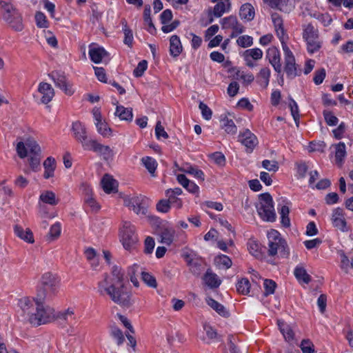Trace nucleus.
I'll use <instances>...</instances> for the list:
<instances>
[{
	"label": "nucleus",
	"mask_w": 353,
	"mask_h": 353,
	"mask_svg": "<svg viewBox=\"0 0 353 353\" xmlns=\"http://www.w3.org/2000/svg\"><path fill=\"white\" fill-rule=\"evenodd\" d=\"M37 26L39 28H47L48 23L45 14L41 12H37L35 14Z\"/></svg>",
	"instance_id": "62"
},
{
	"label": "nucleus",
	"mask_w": 353,
	"mask_h": 353,
	"mask_svg": "<svg viewBox=\"0 0 353 353\" xmlns=\"http://www.w3.org/2000/svg\"><path fill=\"white\" fill-rule=\"evenodd\" d=\"M72 130L73 132L74 139L81 143L84 150L88 148L90 142L93 139H89L87 136V130L85 125L80 121L72 123Z\"/></svg>",
	"instance_id": "10"
},
{
	"label": "nucleus",
	"mask_w": 353,
	"mask_h": 353,
	"mask_svg": "<svg viewBox=\"0 0 353 353\" xmlns=\"http://www.w3.org/2000/svg\"><path fill=\"white\" fill-rule=\"evenodd\" d=\"M278 325L285 340L291 341L294 339L293 330L288 325L279 321Z\"/></svg>",
	"instance_id": "37"
},
{
	"label": "nucleus",
	"mask_w": 353,
	"mask_h": 353,
	"mask_svg": "<svg viewBox=\"0 0 353 353\" xmlns=\"http://www.w3.org/2000/svg\"><path fill=\"white\" fill-rule=\"evenodd\" d=\"M215 262L218 265L225 269L230 268L232 264L230 258L224 254H221L216 257Z\"/></svg>",
	"instance_id": "45"
},
{
	"label": "nucleus",
	"mask_w": 353,
	"mask_h": 353,
	"mask_svg": "<svg viewBox=\"0 0 353 353\" xmlns=\"http://www.w3.org/2000/svg\"><path fill=\"white\" fill-rule=\"evenodd\" d=\"M0 16L15 31L23 29L21 13L10 2L0 0Z\"/></svg>",
	"instance_id": "4"
},
{
	"label": "nucleus",
	"mask_w": 353,
	"mask_h": 353,
	"mask_svg": "<svg viewBox=\"0 0 353 353\" xmlns=\"http://www.w3.org/2000/svg\"><path fill=\"white\" fill-rule=\"evenodd\" d=\"M123 30L124 33L123 42L125 45L131 47L133 41V34L132 31L128 28L125 21H122Z\"/></svg>",
	"instance_id": "44"
},
{
	"label": "nucleus",
	"mask_w": 353,
	"mask_h": 353,
	"mask_svg": "<svg viewBox=\"0 0 353 353\" xmlns=\"http://www.w3.org/2000/svg\"><path fill=\"white\" fill-rule=\"evenodd\" d=\"M326 76V72L324 68H321L315 71L313 81L316 85H320L323 83Z\"/></svg>",
	"instance_id": "58"
},
{
	"label": "nucleus",
	"mask_w": 353,
	"mask_h": 353,
	"mask_svg": "<svg viewBox=\"0 0 353 353\" xmlns=\"http://www.w3.org/2000/svg\"><path fill=\"white\" fill-rule=\"evenodd\" d=\"M222 128L230 134H235L237 132V128L232 119L225 117L221 120Z\"/></svg>",
	"instance_id": "35"
},
{
	"label": "nucleus",
	"mask_w": 353,
	"mask_h": 353,
	"mask_svg": "<svg viewBox=\"0 0 353 353\" xmlns=\"http://www.w3.org/2000/svg\"><path fill=\"white\" fill-rule=\"evenodd\" d=\"M115 114L119 117L121 120L131 121L133 118L132 109L125 108L123 105H117Z\"/></svg>",
	"instance_id": "25"
},
{
	"label": "nucleus",
	"mask_w": 353,
	"mask_h": 353,
	"mask_svg": "<svg viewBox=\"0 0 353 353\" xmlns=\"http://www.w3.org/2000/svg\"><path fill=\"white\" fill-rule=\"evenodd\" d=\"M247 245L248 250H249L250 253L252 255L254 256L256 258L261 256V253L259 250L260 244L256 241L250 239L248 240Z\"/></svg>",
	"instance_id": "41"
},
{
	"label": "nucleus",
	"mask_w": 353,
	"mask_h": 353,
	"mask_svg": "<svg viewBox=\"0 0 353 353\" xmlns=\"http://www.w3.org/2000/svg\"><path fill=\"white\" fill-rule=\"evenodd\" d=\"M239 141L246 148L248 153H251L258 144L257 137L248 129L240 132Z\"/></svg>",
	"instance_id": "12"
},
{
	"label": "nucleus",
	"mask_w": 353,
	"mask_h": 353,
	"mask_svg": "<svg viewBox=\"0 0 353 353\" xmlns=\"http://www.w3.org/2000/svg\"><path fill=\"white\" fill-rule=\"evenodd\" d=\"M155 245L154 240L151 236H148L144 242V252L151 254L153 252Z\"/></svg>",
	"instance_id": "64"
},
{
	"label": "nucleus",
	"mask_w": 353,
	"mask_h": 353,
	"mask_svg": "<svg viewBox=\"0 0 353 353\" xmlns=\"http://www.w3.org/2000/svg\"><path fill=\"white\" fill-rule=\"evenodd\" d=\"M279 210L281 214V223L283 226L288 228L290 225V221L289 219L290 209L287 205H283Z\"/></svg>",
	"instance_id": "43"
},
{
	"label": "nucleus",
	"mask_w": 353,
	"mask_h": 353,
	"mask_svg": "<svg viewBox=\"0 0 353 353\" xmlns=\"http://www.w3.org/2000/svg\"><path fill=\"white\" fill-rule=\"evenodd\" d=\"M205 283L210 288H216L221 285V280L218 279L216 274L213 273L210 269H208L203 276Z\"/></svg>",
	"instance_id": "23"
},
{
	"label": "nucleus",
	"mask_w": 353,
	"mask_h": 353,
	"mask_svg": "<svg viewBox=\"0 0 353 353\" xmlns=\"http://www.w3.org/2000/svg\"><path fill=\"white\" fill-rule=\"evenodd\" d=\"M199 107L201 111L202 117L205 120H210L212 118V112L211 109L203 102H200Z\"/></svg>",
	"instance_id": "63"
},
{
	"label": "nucleus",
	"mask_w": 353,
	"mask_h": 353,
	"mask_svg": "<svg viewBox=\"0 0 353 353\" xmlns=\"http://www.w3.org/2000/svg\"><path fill=\"white\" fill-rule=\"evenodd\" d=\"M97 131L103 137H108L111 134V129L108 126L105 122L95 123Z\"/></svg>",
	"instance_id": "52"
},
{
	"label": "nucleus",
	"mask_w": 353,
	"mask_h": 353,
	"mask_svg": "<svg viewBox=\"0 0 353 353\" xmlns=\"http://www.w3.org/2000/svg\"><path fill=\"white\" fill-rule=\"evenodd\" d=\"M14 232L16 236L26 243H33L34 242L33 233L30 228L24 230L21 226L17 225L14 228Z\"/></svg>",
	"instance_id": "18"
},
{
	"label": "nucleus",
	"mask_w": 353,
	"mask_h": 353,
	"mask_svg": "<svg viewBox=\"0 0 353 353\" xmlns=\"http://www.w3.org/2000/svg\"><path fill=\"white\" fill-rule=\"evenodd\" d=\"M206 303L210 307L215 310L219 315L226 317L229 316V312L226 308L218 301L211 297H208L205 299Z\"/></svg>",
	"instance_id": "24"
},
{
	"label": "nucleus",
	"mask_w": 353,
	"mask_h": 353,
	"mask_svg": "<svg viewBox=\"0 0 353 353\" xmlns=\"http://www.w3.org/2000/svg\"><path fill=\"white\" fill-rule=\"evenodd\" d=\"M151 8L150 5H145L143 11V19L145 23L148 25V28L147 30L150 34H154L156 32V28L152 23L151 18Z\"/></svg>",
	"instance_id": "32"
},
{
	"label": "nucleus",
	"mask_w": 353,
	"mask_h": 353,
	"mask_svg": "<svg viewBox=\"0 0 353 353\" xmlns=\"http://www.w3.org/2000/svg\"><path fill=\"white\" fill-rule=\"evenodd\" d=\"M141 161L148 172L154 175L155 170L157 167V163L156 160L150 157H143Z\"/></svg>",
	"instance_id": "38"
},
{
	"label": "nucleus",
	"mask_w": 353,
	"mask_h": 353,
	"mask_svg": "<svg viewBox=\"0 0 353 353\" xmlns=\"http://www.w3.org/2000/svg\"><path fill=\"white\" fill-rule=\"evenodd\" d=\"M38 93L41 95L40 103L48 104L54 97V91L52 85L46 82H41L38 86Z\"/></svg>",
	"instance_id": "14"
},
{
	"label": "nucleus",
	"mask_w": 353,
	"mask_h": 353,
	"mask_svg": "<svg viewBox=\"0 0 353 353\" xmlns=\"http://www.w3.org/2000/svg\"><path fill=\"white\" fill-rule=\"evenodd\" d=\"M300 347L303 353H314V345L309 339H303Z\"/></svg>",
	"instance_id": "60"
},
{
	"label": "nucleus",
	"mask_w": 353,
	"mask_h": 353,
	"mask_svg": "<svg viewBox=\"0 0 353 353\" xmlns=\"http://www.w3.org/2000/svg\"><path fill=\"white\" fill-rule=\"evenodd\" d=\"M236 290L239 293L247 295L250 292V283L247 278H242L236 283Z\"/></svg>",
	"instance_id": "34"
},
{
	"label": "nucleus",
	"mask_w": 353,
	"mask_h": 353,
	"mask_svg": "<svg viewBox=\"0 0 353 353\" xmlns=\"http://www.w3.org/2000/svg\"><path fill=\"white\" fill-rule=\"evenodd\" d=\"M124 271L118 265H114L111 274H105L103 279L98 282L97 292L101 296L107 295L116 304L130 307L134 303L132 293L124 283Z\"/></svg>",
	"instance_id": "2"
},
{
	"label": "nucleus",
	"mask_w": 353,
	"mask_h": 353,
	"mask_svg": "<svg viewBox=\"0 0 353 353\" xmlns=\"http://www.w3.org/2000/svg\"><path fill=\"white\" fill-rule=\"evenodd\" d=\"M148 68V62L145 60L141 61L136 68L133 71V74L136 77H141L143 76L144 72Z\"/></svg>",
	"instance_id": "55"
},
{
	"label": "nucleus",
	"mask_w": 353,
	"mask_h": 353,
	"mask_svg": "<svg viewBox=\"0 0 353 353\" xmlns=\"http://www.w3.org/2000/svg\"><path fill=\"white\" fill-rule=\"evenodd\" d=\"M235 79L242 80L244 85L250 84L254 79V77L252 73H245L243 71L237 70L235 73Z\"/></svg>",
	"instance_id": "40"
},
{
	"label": "nucleus",
	"mask_w": 353,
	"mask_h": 353,
	"mask_svg": "<svg viewBox=\"0 0 353 353\" xmlns=\"http://www.w3.org/2000/svg\"><path fill=\"white\" fill-rule=\"evenodd\" d=\"M230 6L231 3L229 0L217 2V3L214 7V16L216 17H221L223 13L230 10Z\"/></svg>",
	"instance_id": "26"
},
{
	"label": "nucleus",
	"mask_w": 353,
	"mask_h": 353,
	"mask_svg": "<svg viewBox=\"0 0 353 353\" xmlns=\"http://www.w3.org/2000/svg\"><path fill=\"white\" fill-rule=\"evenodd\" d=\"M266 57L269 60L270 63L272 65L274 70L281 73L282 70L280 52L276 47L269 48L267 50Z\"/></svg>",
	"instance_id": "15"
},
{
	"label": "nucleus",
	"mask_w": 353,
	"mask_h": 353,
	"mask_svg": "<svg viewBox=\"0 0 353 353\" xmlns=\"http://www.w3.org/2000/svg\"><path fill=\"white\" fill-rule=\"evenodd\" d=\"M43 166L45 169L43 177L45 179L52 177L56 168L54 159L51 157H48L43 163Z\"/></svg>",
	"instance_id": "28"
},
{
	"label": "nucleus",
	"mask_w": 353,
	"mask_h": 353,
	"mask_svg": "<svg viewBox=\"0 0 353 353\" xmlns=\"http://www.w3.org/2000/svg\"><path fill=\"white\" fill-rule=\"evenodd\" d=\"M110 335L117 340L118 345H121L124 341V336L122 331L116 326L111 327Z\"/></svg>",
	"instance_id": "46"
},
{
	"label": "nucleus",
	"mask_w": 353,
	"mask_h": 353,
	"mask_svg": "<svg viewBox=\"0 0 353 353\" xmlns=\"http://www.w3.org/2000/svg\"><path fill=\"white\" fill-rule=\"evenodd\" d=\"M262 166L265 170H268L269 172H276L279 170V164L278 162L276 161H270L268 159L263 160L262 161Z\"/></svg>",
	"instance_id": "56"
},
{
	"label": "nucleus",
	"mask_w": 353,
	"mask_h": 353,
	"mask_svg": "<svg viewBox=\"0 0 353 353\" xmlns=\"http://www.w3.org/2000/svg\"><path fill=\"white\" fill-rule=\"evenodd\" d=\"M270 70L268 68H263L257 75V82L263 88H266L270 82Z\"/></svg>",
	"instance_id": "30"
},
{
	"label": "nucleus",
	"mask_w": 353,
	"mask_h": 353,
	"mask_svg": "<svg viewBox=\"0 0 353 353\" xmlns=\"http://www.w3.org/2000/svg\"><path fill=\"white\" fill-rule=\"evenodd\" d=\"M284 70L290 79H294L301 74V70L297 68L294 57L285 59Z\"/></svg>",
	"instance_id": "17"
},
{
	"label": "nucleus",
	"mask_w": 353,
	"mask_h": 353,
	"mask_svg": "<svg viewBox=\"0 0 353 353\" xmlns=\"http://www.w3.org/2000/svg\"><path fill=\"white\" fill-rule=\"evenodd\" d=\"M346 155L345 145L343 142H340L336 145L335 159L336 163L341 165Z\"/></svg>",
	"instance_id": "33"
},
{
	"label": "nucleus",
	"mask_w": 353,
	"mask_h": 353,
	"mask_svg": "<svg viewBox=\"0 0 353 353\" xmlns=\"http://www.w3.org/2000/svg\"><path fill=\"white\" fill-rule=\"evenodd\" d=\"M239 16L241 19L247 21H252L255 16V11L253 6L250 3L243 4L239 10Z\"/></svg>",
	"instance_id": "20"
},
{
	"label": "nucleus",
	"mask_w": 353,
	"mask_h": 353,
	"mask_svg": "<svg viewBox=\"0 0 353 353\" xmlns=\"http://www.w3.org/2000/svg\"><path fill=\"white\" fill-rule=\"evenodd\" d=\"M289 107L290 108L291 114L296 123L299 120V107L296 102L292 98L290 99Z\"/></svg>",
	"instance_id": "57"
},
{
	"label": "nucleus",
	"mask_w": 353,
	"mask_h": 353,
	"mask_svg": "<svg viewBox=\"0 0 353 353\" xmlns=\"http://www.w3.org/2000/svg\"><path fill=\"white\" fill-rule=\"evenodd\" d=\"M102 188L105 192L110 194L117 188V181L110 174H105L101 179Z\"/></svg>",
	"instance_id": "22"
},
{
	"label": "nucleus",
	"mask_w": 353,
	"mask_h": 353,
	"mask_svg": "<svg viewBox=\"0 0 353 353\" xmlns=\"http://www.w3.org/2000/svg\"><path fill=\"white\" fill-rule=\"evenodd\" d=\"M188 264L190 272L196 276H199L205 268V261L201 258L190 259Z\"/></svg>",
	"instance_id": "19"
},
{
	"label": "nucleus",
	"mask_w": 353,
	"mask_h": 353,
	"mask_svg": "<svg viewBox=\"0 0 353 353\" xmlns=\"http://www.w3.org/2000/svg\"><path fill=\"white\" fill-rule=\"evenodd\" d=\"M86 195L84 199L85 203L91 208L92 211H97L100 206L95 199L92 196V190L88 188H85Z\"/></svg>",
	"instance_id": "36"
},
{
	"label": "nucleus",
	"mask_w": 353,
	"mask_h": 353,
	"mask_svg": "<svg viewBox=\"0 0 353 353\" xmlns=\"http://www.w3.org/2000/svg\"><path fill=\"white\" fill-rule=\"evenodd\" d=\"M57 318L59 320L64 321L68 324H72L76 321L74 310L72 308H68L65 311L59 312Z\"/></svg>",
	"instance_id": "27"
},
{
	"label": "nucleus",
	"mask_w": 353,
	"mask_h": 353,
	"mask_svg": "<svg viewBox=\"0 0 353 353\" xmlns=\"http://www.w3.org/2000/svg\"><path fill=\"white\" fill-rule=\"evenodd\" d=\"M49 76L53 80L55 85L61 89L66 94L72 95L74 93L71 84L63 74L53 72Z\"/></svg>",
	"instance_id": "11"
},
{
	"label": "nucleus",
	"mask_w": 353,
	"mask_h": 353,
	"mask_svg": "<svg viewBox=\"0 0 353 353\" xmlns=\"http://www.w3.org/2000/svg\"><path fill=\"white\" fill-rule=\"evenodd\" d=\"M331 221L334 228L343 232H347L350 230L346 221L345 212L341 208H336L332 210Z\"/></svg>",
	"instance_id": "9"
},
{
	"label": "nucleus",
	"mask_w": 353,
	"mask_h": 353,
	"mask_svg": "<svg viewBox=\"0 0 353 353\" xmlns=\"http://www.w3.org/2000/svg\"><path fill=\"white\" fill-rule=\"evenodd\" d=\"M161 243L170 245L174 239V232L168 229L164 230L161 235Z\"/></svg>",
	"instance_id": "50"
},
{
	"label": "nucleus",
	"mask_w": 353,
	"mask_h": 353,
	"mask_svg": "<svg viewBox=\"0 0 353 353\" xmlns=\"http://www.w3.org/2000/svg\"><path fill=\"white\" fill-rule=\"evenodd\" d=\"M123 205L138 215H145L148 207V199L141 194L126 196L123 198Z\"/></svg>",
	"instance_id": "7"
},
{
	"label": "nucleus",
	"mask_w": 353,
	"mask_h": 353,
	"mask_svg": "<svg viewBox=\"0 0 353 353\" xmlns=\"http://www.w3.org/2000/svg\"><path fill=\"white\" fill-rule=\"evenodd\" d=\"M41 283L42 288L38 291L36 298L23 297L18 303L24 320L34 326L48 323L53 315L54 310L45 307L43 302L47 296H51L56 293L59 281L52 273L46 272L43 274Z\"/></svg>",
	"instance_id": "1"
},
{
	"label": "nucleus",
	"mask_w": 353,
	"mask_h": 353,
	"mask_svg": "<svg viewBox=\"0 0 353 353\" xmlns=\"http://www.w3.org/2000/svg\"><path fill=\"white\" fill-rule=\"evenodd\" d=\"M28 149L30 150V155H41V148L39 144L34 141H29L26 143Z\"/></svg>",
	"instance_id": "59"
},
{
	"label": "nucleus",
	"mask_w": 353,
	"mask_h": 353,
	"mask_svg": "<svg viewBox=\"0 0 353 353\" xmlns=\"http://www.w3.org/2000/svg\"><path fill=\"white\" fill-rule=\"evenodd\" d=\"M141 279L143 281L147 284L149 287L156 288L157 286V283L154 276L150 274L148 272H141Z\"/></svg>",
	"instance_id": "48"
},
{
	"label": "nucleus",
	"mask_w": 353,
	"mask_h": 353,
	"mask_svg": "<svg viewBox=\"0 0 353 353\" xmlns=\"http://www.w3.org/2000/svg\"><path fill=\"white\" fill-rule=\"evenodd\" d=\"M40 200L43 203L55 205L58 201L56 199L55 194L52 191H45L40 195Z\"/></svg>",
	"instance_id": "39"
},
{
	"label": "nucleus",
	"mask_w": 353,
	"mask_h": 353,
	"mask_svg": "<svg viewBox=\"0 0 353 353\" xmlns=\"http://www.w3.org/2000/svg\"><path fill=\"white\" fill-rule=\"evenodd\" d=\"M323 115L326 123L330 126H334L339 122L338 118L331 111L325 110L323 112Z\"/></svg>",
	"instance_id": "49"
},
{
	"label": "nucleus",
	"mask_w": 353,
	"mask_h": 353,
	"mask_svg": "<svg viewBox=\"0 0 353 353\" xmlns=\"http://www.w3.org/2000/svg\"><path fill=\"white\" fill-rule=\"evenodd\" d=\"M85 150H92L103 157L105 160H108L113 157L112 150L108 145H102L94 139L90 142L88 148Z\"/></svg>",
	"instance_id": "13"
},
{
	"label": "nucleus",
	"mask_w": 353,
	"mask_h": 353,
	"mask_svg": "<svg viewBox=\"0 0 353 353\" xmlns=\"http://www.w3.org/2000/svg\"><path fill=\"white\" fill-rule=\"evenodd\" d=\"M259 216L265 221L274 222L276 221L274 203L272 196L268 193H263L259 195V203L256 205Z\"/></svg>",
	"instance_id": "5"
},
{
	"label": "nucleus",
	"mask_w": 353,
	"mask_h": 353,
	"mask_svg": "<svg viewBox=\"0 0 353 353\" xmlns=\"http://www.w3.org/2000/svg\"><path fill=\"white\" fill-rule=\"evenodd\" d=\"M28 161L32 170L37 172L40 168L41 155H30Z\"/></svg>",
	"instance_id": "51"
},
{
	"label": "nucleus",
	"mask_w": 353,
	"mask_h": 353,
	"mask_svg": "<svg viewBox=\"0 0 353 353\" xmlns=\"http://www.w3.org/2000/svg\"><path fill=\"white\" fill-rule=\"evenodd\" d=\"M263 57V52L260 48H252L249 49L245 51L244 52V58L245 60H248V59H252L254 60L261 59Z\"/></svg>",
	"instance_id": "42"
},
{
	"label": "nucleus",
	"mask_w": 353,
	"mask_h": 353,
	"mask_svg": "<svg viewBox=\"0 0 353 353\" xmlns=\"http://www.w3.org/2000/svg\"><path fill=\"white\" fill-rule=\"evenodd\" d=\"M121 241L127 250L133 249L138 241L135 227L130 221H124L120 230Z\"/></svg>",
	"instance_id": "8"
},
{
	"label": "nucleus",
	"mask_w": 353,
	"mask_h": 353,
	"mask_svg": "<svg viewBox=\"0 0 353 353\" xmlns=\"http://www.w3.org/2000/svg\"><path fill=\"white\" fill-rule=\"evenodd\" d=\"M108 55V52L102 47L95 46L92 43L89 46V56L91 61L95 63L101 62L103 57Z\"/></svg>",
	"instance_id": "16"
},
{
	"label": "nucleus",
	"mask_w": 353,
	"mask_h": 353,
	"mask_svg": "<svg viewBox=\"0 0 353 353\" xmlns=\"http://www.w3.org/2000/svg\"><path fill=\"white\" fill-rule=\"evenodd\" d=\"M263 285L265 288L264 294L265 296H268L274 292L276 283L271 279H265Z\"/></svg>",
	"instance_id": "53"
},
{
	"label": "nucleus",
	"mask_w": 353,
	"mask_h": 353,
	"mask_svg": "<svg viewBox=\"0 0 353 353\" xmlns=\"http://www.w3.org/2000/svg\"><path fill=\"white\" fill-rule=\"evenodd\" d=\"M268 240V254L270 256L278 255L281 258H288L290 249L286 241L281 237V234L276 230H271L267 234Z\"/></svg>",
	"instance_id": "3"
},
{
	"label": "nucleus",
	"mask_w": 353,
	"mask_h": 353,
	"mask_svg": "<svg viewBox=\"0 0 353 353\" xmlns=\"http://www.w3.org/2000/svg\"><path fill=\"white\" fill-rule=\"evenodd\" d=\"M294 274L299 281H302L305 284H308L311 281V276L303 266L297 265L294 269Z\"/></svg>",
	"instance_id": "31"
},
{
	"label": "nucleus",
	"mask_w": 353,
	"mask_h": 353,
	"mask_svg": "<svg viewBox=\"0 0 353 353\" xmlns=\"http://www.w3.org/2000/svg\"><path fill=\"white\" fill-rule=\"evenodd\" d=\"M303 28V38L306 42L308 53L312 54L318 52L322 45L318 30L312 23L304 25Z\"/></svg>",
	"instance_id": "6"
},
{
	"label": "nucleus",
	"mask_w": 353,
	"mask_h": 353,
	"mask_svg": "<svg viewBox=\"0 0 353 353\" xmlns=\"http://www.w3.org/2000/svg\"><path fill=\"white\" fill-rule=\"evenodd\" d=\"M271 17L276 34L281 39L283 37L285 33L283 19L276 12L272 14Z\"/></svg>",
	"instance_id": "29"
},
{
	"label": "nucleus",
	"mask_w": 353,
	"mask_h": 353,
	"mask_svg": "<svg viewBox=\"0 0 353 353\" xmlns=\"http://www.w3.org/2000/svg\"><path fill=\"white\" fill-rule=\"evenodd\" d=\"M237 18L235 16L231 15L225 17L221 20V26L223 29H232L234 25L237 24Z\"/></svg>",
	"instance_id": "47"
},
{
	"label": "nucleus",
	"mask_w": 353,
	"mask_h": 353,
	"mask_svg": "<svg viewBox=\"0 0 353 353\" xmlns=\"http://www.w3.org/2000/svg\"><path fill=\"white\" fill-rule=\"evenodd\" d=\"M183 47L177 35H172L170 39V54L173 57H178L182 52Z\"/></svg>",
	"instance_id": "21"
},
{
	"label": "nucleus",
	"mask_w": 353,
	"mask_h": 353,
	"mask_svg": "<svg viewBox=\"0 0 353 353\" xmlns=\"http://www.w3.org/2000/svg\"><path fill=\"white\" fill-rule=\"evenodd\" d=\"M237 44L242 48L251 46L253 43V39L248 35H243L239 37L236 40Z\"/></svg>",
	"instance_id": "54"
},
{
	"label": "nucleus",
	"mask_w": 353,
	"mask_h": 353,
	"mask_svg": "<svg viewBox=\"0 0 353 353\" xmlns=\"http://www.w3.org/2000/svg\"><path fill=\"white\" fill-rule=\"evenodd\" d=\"M210 158L219 166H223L225 164V157L221 152H214L210 154Z\"/></svg>",
	"instance_id": "61"
}]
</instances>
